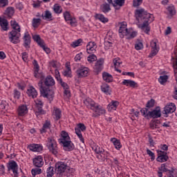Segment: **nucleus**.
I'll return each instance as SVG.
<instances>
[{
	"mask_svg": "<svg viewBox=\"0 0 177 177\" xmlns=\"http://www.w3.org/2000/svg\"><path fill=\"white\" fill-rule=\"evenodd\" d=\"M122 84L126 86H130V88H138V83L131 80H124Z\"/></svg>",
	"mask_w": 177,
	"mask_h": 177,
	"instance_id": "nucleus-24",
	"label": "nucleus"
},
{
	"mask_svg": "<svg viewBox=\"0 0 177 177\" xmlns=\"http://www.w3.org/2000/svg\"><path fill=\"white\" fill-rule=\"evenodd\" d=\"M102 92L105 93V95H111V90H110V86L107 84H103L101 86Z\"/></svg>",
	"mask_w": 177,
	"mask_h": 177,
	"instance_id": "nucleus-32",
	"label": "nucleus"
},
{
	"mask_svg": "<svg viewBox=\"0 0 177 177\" xmlns=\"http://www.w3.org/2000/svg\"><path fill=\"white\" fill-rule=\"evenodd\" d=\"M43 84H44L45 86H43ZM55 84V79H53L50 75L47 76L43 82H39L38 86L40 89V93L43 97H46L49 100H53L55 92H53V90L50 88L54 86Z\"/></svg>",
	"mask_w": 177,
	"mask_h": 177,
	"instance_id": "nucleus-2",
	"label": "nucleus"
},
{
	"mask_svg": "<svg viewBox=\"0 0 177 177\" xmlns=\"http://www.w3.org/2000/svg\"><path fill=\"white\" fill-rule=\"evenodd\" d=\"M59 84L64 88V90L70 88V87L68 86V84H67V83L63 82V80H61V82H59Z\"/></svg>",
	"mask_w": 177,
	"mask_h": 177,
	"instance_id": "nucleus-62",
	"label": "nucleus"
},
{
	"mask_svg": "<svg viewBox=\"0 0 177 177\" xmlns=\"http://www.w3.org/2000/svg\"><path fill=\"white\" fill-rule=\"evenodd\" d=\"M55 78L59 82L63 81V80H62V77H60V75L59 74V71H57V69L55 70Z\"/></svg>",
	"mask_w": 177,
	"mask_h": 177,
	"instance_id": "nucleus-63",
	"label": "nucleus"
},
{
	"mask_svg": "<svg viewBox=\"0 0 177 177\" xmlns=\"http://www.w3.org/2000/svg\"><path fill=\"white\" fill-rule=\"evenodd\" d=\"M61 145H62L65 151H73V150L75 149V146H74V143L71 142V140L65 141L64 142L61 143Z\"/></svg>",
	"mask_w": 177,
	"mask_h": 177,
	"instance_id": "nucleus-13",
	"label": "nucleus"
},
{
	"mask_svg": "<svg viewBox=\"0 0 177 177\" xmlns=\"http://www.w3.org/2000/svg\"><path fill=\"white\" fill-rule=\"evenodd\" d=\"M46 147L48 149L50 153L56 156L59 152V148L57 147V142L55 138L50 137L47 138Z\"/></svg>",
	"mask_w": 177,
	"mask_h": 177,
	"instance_id": "nucleus-5",
	"label": "nucleus"
},
{
	"mask_svg": "<svg viewBox=\"0 0 177 177\" xmlns=\"http://www.w3.org/2000/svg\"><path fill=\"white\" fill-rule=\"evenodd\" d=\"M5 15L8 17H12L13 15H15V8L13 7H8L5 11Z\"/></svg>",
	"mask_w": 177,
	"mask_h": 177,
	"instance_id": "nucleus-38",
	"label": "nucleus"
},
{
	"mask_svg": "<svg viewBox=\"0 0 177 177\" xmlns=\"http://www.w3.org/2000/svg\"><path fill=\"white\" fill-rule=\"evenodd\" d=\"M32 38H33L34 41H35V42H37V43H38L39 41L41 40V36H39V35H33Z\"/></svg>",
	"mask_w": 177,
	"mask_h": 177,
	"instance_id": "nucleus-64",
	"label": "nucleus"
},
{
	"mask_svg": "<svg viewBox=\"0 0 177 177\" xmlns=\"http://www.w3.org/2000/svg\"><path fill=\"white\" fill-rule=\"evenodd\" d=\"M84 104L87 109H90L94 111L95 113L93 114V117H97L98 115H102L106 113V110L102 108L99 104L96 103L90 97H87L84 100Z\"/></svg>",
	"mask_w": 177,
	"mask_h": 177,
	"instance_id": "nucleus-3",
	"label": "nucleus"
},
{
	"mask_svg": "<svg viewBox=\"0 0 177 177\" xmlns=\"http://www.w3.org/2000/svg\"><path fill=\"white\" fill-rule=\"evenodd\" d=\"M35 103L37 107L38 108V113H40V114H44V109H42V107H44V102H42L41 100H37Z\"/></svg>",
	"mask_w": 177,
	"mask_h": 177,
	"instance_id": "nucleus-37",
	"label": "nucleus"
},
{
	"mask_svg": "<svg viewBox=\"0 0 177 177\" xmlns=\"http://www.w3.org/2000/svg\"><path fill=\"white\" fill-rule=\"evenodd\" d=\"M104 64V59L100 58L95 63L93 66V71L95 74H99L103 70V65Z\"/></svg>",
	"mask_w": 177,
	"mask_h": 177,
	"instance_id": "nucleus-9",
	"label": "nucleus"
},
{
	"mask_svg": "<svg viewBox=\"0 0 177 177\" xmlns=\"http://www.w3.org/2000/svg\"><path fill=\"white\" fill-rule=\"evenodd\" d=\"M33 165L37 168H41L44 165V158L42 156H38L33 158Z\"/></svg>",
	"mask_w": 177,
	"mask_h": 177,
	"instance_id": "nucleus-21",
	"label": "nucleus"
},
{
	"mask_svg": "<svg viewBox=\"0 0 177 177\" xmlns=\"http://www.w3.org/2000/svg\"><path fill=\"white\" fill-rule=\"evenodd\" d=\"M136 19L138 28H140L145 34H149L150 32L149 24L154 21L153 15L141 8L136 10Z\"/></svg>",
	"mask_w": 177,
	"mask_h": 177,
	"instance_id": "nucleus-1",
	"label": "nucleus"
},
{
	"mask_svg": "<svg viewBox=\"0 0 177 177\" xmlns=\"http://www.w3.org/2000/svg\"><path fill=\"white\" fill-rule=\"evenodd\" d=\"M46 177H53L55 175V168L49 167L46 170Z\"/></svg>",
	"mask_w": 177,
	"mask_h": 177,
	"instance_id": "nucleus-44",
	"label": "nucleus"
},
{
	"mask_svg": "<svg viewBox=\"0 0 177 177\" xmlns=\"http://www.w3.org/2000/svg\"><path fill=\"white\" fill-rule=\"evenodd\" d=\"M140 112L142 113L143 117H145V118H149V117L150 116V111H149V109H147V108H143L140 110Z\"/></svg>",
	"mask_w": 177,
	"mask_h": 177,
	"instance_id": "nucleus-46",
	"label": "nucleus"
},
{
	"mask_svg": "<svg viewBox=\"0 0 177 177\" xmlns=\"http://www.w3.org/2000/svg\"><path fill=\"white\" fill-rule=\"evenodd\" d=\"M96 59H97L96 55L93 54L88 57L87 60L88 62H89V63H92V62H95Z\"/></svg>",
	"mask_w": 177,
	"mask_h": 177,
	"instance_id": "nucleus-58",
	"label": "nucleus"
},
{
	"mask_svg": "<svg viewBox=\"0 0 177 177\" xmlns=\"http://www.w3.org/2000/svg\"><path fill=\"white\" fill-rule=\"evenodd\" d=\"M156 152L158 153V158L156 160L158 162H165L168 161L169 158L168 157V155H167V152L159 149L156 150Z\"/></svg>",
	"mask_w": 177,
	"mask_h": 177,
	"instance_id": "nucleus-11",
	"label": "nucleus"
},
{
	"mask_svg": "<svg viewBox=\"0 0 177 177\" xmlns=\"http://www.w3.org/2000/svg\"><path fill=\"white\" fill-rule=\"evenodd\" d=\"M41 19L39 18H33L32 21V26L34 27V28H37V27H39V25L41 24Z\"/></svg>",
	"mask_w": 177,
	"mask_h": 177,
	"instance_id": "nucleus-41",
	"label": "nucleus"
},
{
	"mask_svg": "<svg viewBox=\"0 0 177 177\" xmlns=\"http://www.w3.org/2000/svg\"><path fill=\"white\" fill-rule=\"evenodd\" d=\"M41 17H42L43 20H52L53 17L52 16V12L49 10H46L44 14L41 15Z\"/></svg>",
	"mask_w": 177,
	"mask_h": 177,
	"instance_id": "nucleus-35",
	"label": "nucleus"
},
{
	"mask_svg": "<svg viewBox=\"0 0 177 177\" xmlns=\"http://www.w3.org/2000/svg\"><path fill=\"white\" fill-rule=\"evenodd\" d=\"M96 19L102 21V23H107L109 21V19L104 17V15L102 14H97L95 15Z\"/></svg>",
	"mask_w": 177,
	"mask_h": 177,
	"instance_id": "nucleus-40",
	"label": "nucleus"
},
{
	"mask_svg": "<svg viewBox=\"0 0 177 177\" xmlns=\"http://www.w3.org/2000/svg\"><path fill=\"white\" fill-rule=\"evenodd\" d=\"M154 103H156V101L153 99H151L147 102L146 107H147L148 109H151V107H154Z\"/></svg>",
	"mask_w": 177,
	"mask_h": 177,
	"instance_id": "nucleus-54",
	"label": "nucleus"
},
{
	"mask_svg": "<svg viewBox=\"0 0 177 177\" xmlns=\"http://www.w3.org/2000/svg\"><path fill=\"white\" fill-rule=\"evenodd\" d=\"M111 142L113 143V146H115V149H116V150H120V149L122 147V145H121V142H120V140L115 138H111Z\"/></svg>",
	"mask_w": 177,
	"mask_h": 177,
	"instance_id": "nucleus-31",
	"label": "nucleus"
},
{
	"mask_svg": "<svg viewBox=\"0 0 177 177\" xmlns=\"http://www.w3.org/2000/svg\"><path fill=\"white\" fill-rule=\"evenodd\" d=\"M102 78L104 81H106V82H113V75L107 72H104L102 73Z\"/></svg>",
	"mask_w": 177,
	"mask_h": 177,
	"instance_id": "nucleus-33",
	"label": "nucleus"
},
{
	"mask_svg": "<svg viewBox=\"0 0 177 177\" xmlns=\"http://www.w3.org/2000/svg\"><path fill=\"white\" fill-rule=\"evenodd\" d=\"M97 46L95 41H90L86 45V52L87 53L91 55L92 53H95L96 52V49Z\"/></svg>",
	"mask_w": 177,
	"mask_h": 177,
	"instance_id": "nucleus-16",
	"label": "nucleus"
},
{
	"mask_svg": "<svg viewBox=\"0 0 177 177\" xmlns=\"http://www.w3.org/2000/svg\"><path fill=\"white\" fill-rule=\"evenodd\" d=\"M20 95H21L20 91H17V89L14 90V97L15 99H17V100L20 99Z\"/></svg>",
	"mask_w": 177,
	"mask_h": 177,
	"instance_id": "nucleus-61",
	"label": "nucleus"
},
{
	"mask_svg": "<svg viewBox=\"0 0 177 177\" xmlns=\"http://www.w3.org/2000/svg\"><path fill=\"white\" fill-rule=\"evenodd\" d=\"M8 171H12L13 174H17V172L19 171V165H17V162L16 161H10L8 162Z\"/></svg>",
	"mask_w": 177,
	"mask_h": 177,
	"instance_id": "nucleus-18",
	"label": "nucleus"
},
{
	"mask_svg": "<svg viewBox=\"0 0 177 177\" xmlns=\"http://www.w3.org/2000/svg\"><path fill=\"white\" fill-rule=\"evenodd\" d=\"M0 26L3 31H8L9 30V22L8 19L0 17Z\"/></svg>",
	"mask_w": 177,
	"mask_h": 177,
	"instance_id": "nucleus-22",
	"label": "nucleus"
},
{
	"mask_svg": "<svg viewBox=\"0 0 177 177\" xmlns=\"http://www.w3.org/2000/svg\"><path fill=\"white\" fill-rule=\"evenodd\" d=\"M29 149L32 151H42L44 147L39 144H32L29 146Z\"/></svg>",
	"mask_w": 177,
	"mask_h": 177,
	"instance_id": "nucleus-26",
	"label": "nucleus"
},
{
	"mask_svg": "<svg viewBox=\"0 0 177 177\" xmlns=\"http://www.w3.org/2000/svg\"><path fill=\"white\" fill-rule=\"evenodd\" d=\"M122 62H121V59L119 57H116L113 59V64L115 66V71H118V73H121V70L117 68L118 67H120Z\"/></svg>",
	"mask_w": 177,
	"mask_h": 177,
	"instance_id": "nucleus-36",
	"label": "nucleus"
},
{
	"mask_svg": "<svg viewBox=\"0 0 177 177\" xmlns=\"http://www.w3.org/2000/svg\"><path fill=\"white\" fill-rule=\"evenodd\" d=\"M176 110V106H175V104L170 103L167 104L164 107V110L162 111V114H165V115H168V114H172V113L175 112Z\"/></svg>",
	"mask_w": 177,
	"mask_h": 177,
	"instance_id": "nucleus-12",
	"label": "nucleus"
},
{
	"mask_svg": "<svg viewBox=\"0 0 177 177\" xmlns=\"http://www.w3.org/2000/svg\"><path fill=\"white\" fill-rule=\"evenodd\" d=\"M129 30L127 28V23L122 22L120 24L119 28V35L121 38H124L126 35H129Z\"/></svg>",
	"mask_w": 177,
	"mask_h": 177,
	"instance_id": "nucleus-10",
	"label": "nucleus"
},
{
	"mask_svg": "<svg viewBox=\"0 0 177 177\" xmlns=\"http://www.w3.org/2000/svg\"><path fill=\"white\" fill-rule=\"evenodd\" d=\"M82 42V39H79L75 41H73L71 44L72 48H77V46H80L81 45V43Z\"/></svg>",
	"mask_w": 177,
	"mask_h": 177,
	"instance_id": "nucleus-53",
	"label": "nucleus"
},
{
	"mask_svg": "<svg viewBox=\"0 0 177 177\" xmlns=\"http://www.w3.org/2000/svg\"><path fill=\"white\" fill-rule=\"evenodd\" d=\"M94 151L97 154H100L101 157H102V154L104 156V158H106V157H107V151H105L103 149V148H100V147H95V149H94Z\"/></svg>",
	"mask_w": 177,
	"mask_h": 177,
	"instance_id": "nucleus-34",
	"label": "nucleus"
},
{
	"mask_svg": "<svg viewBox=\"0 0 177 177\" xmlns=\"http://www.w3.org/2000/svg\"><path fill=\"white\" fill-rule=\"evenodd\" d=\"M120 105V102L118 101H111V103L108 105V110L109 111H113L117 110V107Z\"/></svg>",
	"mask_w": 177,
	"mask_h": 177,
	"instance_id": "nucleus-27",
	"label": "nucleus"
},
{
	"mask_svg": "<svg viewBox=\"0 0 177 177\" xmlns=\"http://www.w3.org/2000/svg\"><path fill=\"white\" fill-rule=\"evenodd\" d=\"M124 3H125V0H114L113 1V6L115 8V6H124Z\"/></svg>",
	"mask_w": 177,
	"mask_h": 177,
	"instance_id": "nucleus-45",
	"label": "nucleus"
},
{
	"mask_svg": "<svg viewBox=\"0 0 177 177\" xmlns=\"http://www.w3.org/2000/svg\"><path fill=\"white\" fill-rule=\"evenodd\" d=\"M147 154L151 157V160H156V155L150 149H147Z\"/></svg>",
	"mask_w": 177,
	"mask_h": 177,
	"instance_id": "nucleus-55",
	"label": "nucleus"
},
{
	"mask_svg": "<svg viewBox=\"0 0 177 177\" xmlns=\"http://www.w3.org/2000/svg\"><path fill=\"white\" fill-rule=\"evenodd\" d=\"M32 176H35V175H40V174H42V170L39 168L32 169Z\"/></svg>",
	"mask_w": 177,
	"mask_h": 177,
	"instance_id": "nucleus-50",
	"label": "nucleus"
},
{
	"mask_svg": "<svg viewBox=\"0 0 177 177\" xmlns=\"http://www.w3.org/2000/svg\"><path fill=\"white\" fill-rule=\"evenodd\" d=\"M26 93L29 97H32V99H35V97L38 96V91H37V89H35L32 86H30L27 89Z\"/></svg>",
	"mask_w": 177,
	"mask_h": 177,
	"instance_id": "nucleus-20",
	"label": "nucleus"
},
{
	"mask_svg": "<svg viewBox=\"0 0 177 177\" xmlns=\"http://www.w3.org/2000/svg\"><path fill=\"white\" fill-rule=\"evenodd\" d=\"M143 0H133V6H134V8H137V6H140Z\"/></svg>",
	"mask_w": 177,
	"mask_h": 177,
	"instance_id": "nucleus-57",
	"label": "nucleus"
},
{
	"mask_svg": "<svg viewBox=\"0 0 177 177\" xmlns=\"http://www.w3.org/2000/svg\"><path fill=\"white\" fill-rule=\"evenodd\" d=\"M77 129L78 131H82V132H84V131H86V127H85V124H82V123H80L77 124V127L75 129Z\"/></svg>",
	"mask_w": 177,
	"mask_h": 177,
	"instance_id": "nucleus-52",
	"label": "nucleus"
},
{
	"mask_svg": "<svg viewBox=\"0 0 177 177\" xmlns=\"http://www.w3.org/2000/svg\"><path fill=\"white\" fill-rule=\"evenodd\" d=\"M79 78H83L84 77H88L89 75V68L84 66H81L76 71Z\"/></svg>",
	"mask_w": 177,
	"mask_h": 177,
	"instance_id": "nucleus-8",
	"label": "nucleus"
},
{
	"mask_svg": "<svg viewBox=\"0 0 177 177\" xmlns=\"http://www.w3.org/2000/svg\"><path fill=\"white\" fill-rule=\"evenodd\" d=\"M53 115L57 121L60 120V118H62V111H60L59 109H55Z\"/></svg>",
	"mask_w": 177,
	"mask_h": 177,
	"instance_id": "nucleus-39",
	"label": "nucleus"
},
{
	"mask_svg": "<svg viewBox=\"0 0 177 177\" xmlns=\"http://www.w3.org/2000/svg\"><path fill=\"white\" fill-rule=\"evenodd\" d=\"M151 56H156L157 53H158V48L157 47V42L154 41H151Z\"/></svg>",
	"mask_w": 177,
	"mask_h": 177,
	"instance_id": "nucleus-25",
	"label": "nucleus"
},
{
	"mask_svg": "<svg viewBox=\"0 0 177 177\" xmlns=\"http://www.w3.org/2000/svg\"><path fill=\"white\" fill-rule=\"evenodd\" d=\"M64 17L65 19V21L68 24H70L72 26V27H75L77 26V19L75 17H71V14H70V12L66 11L64 12Z\"/></svg>",
	"mask_w": 177,
	"mask_h": 177,
	"instance_id": "nucleus-7",
	"label": "nucleus"
},
{
	"mask_svg": "<svg viewBox=\"0 0 177 177\" xmlns=\"http://www.w3.org/2000/svg\"><path fill=\"white\" fill-rule=\"evenodd\" d=\"M23 39H24V46L26 49L30 48V45H31V36L30 35V33H28V32H26L24 33Z\"/></svg>",
	"mask_w": 177,
	"mask_h": 177,
	"instance_id": "nucleus-17",
	"label": "nucleus"
},
{
	"mask_svg": "<svg viewBox=\"0 0 177 177\" xmlns=\"http://www.w3.org/2000/svg\"><path fill=\"white\" fill-rule=\"evenodd\" d=\"M9 5L8 0H0V8H5V6H8Z\"/></svg>",
	"mask_w": 177,
	"mask_h": 177,
	"instance_id": "nucleus-56",
	"label": "nucleus"
},
{
	"mask_svg": "<svg viewBox=\"0 0 177 177\" xmlns=\"http://www.w3.org/2000/svg\"><path fill=\"white\" fill-rule=\"evenodd\" d=\"M55 169L57 172V174L62 175V174H64L65 171L70 172L71 169L70 167L67 165V163L64 162H58L55 165Z\"/></svg>",
	"mask_w": 177,
	"mask_h": 177,
	"instance_id": "nucleus-6",
	"label": "nucleus"
},
{
	"mask_svg": "<svg viewBox=\"0 0 177 177\" xmlns=\"http://www.w3.org/2000/svg\"><path fill=\"white\" fill-rule=\"evenodd\" d=\"M10 26L12 28V30L8 33L9 39L12 44H19L20 42L19 38L21 37L20 26L16 20H11Z\"/></svg>",
	"mask_w": 177,
	"mask_h": 177,
	"instance_id": "nucleus-4",
	"label": "nucleus"
},
{
	"mask_svg": "<svg viewBox=\"0 0 177 177\" xmlns=\"http://www.w3.org/2000/svg\"><path fill=\"white\" fill-rule=\"evenodd\" d=\"M28 113V108H27V105H20L17 109V114L18 117H24L26 114Z\"/></svg>",
	"mask_w": 177,
	"mask_h": 177,
	"instance_id": "nucleus-15",
	"label": "nucleus"
},
{
	"mask_svg": "<svg viewBox=\"0 0 177 177\" xmlns=\"http://www.w3.org/2000/svg\"><path fill=\"white\" fill-rule=\"evenodd\" d=\"M53 10H54L55 13H57V15H60V13H62V12H63L62 7L60 6H59V4L54 5Z\"/></svg>",
	"mask_w": 177,
	"mask_h": 177,
	"instance_id": "nucleus-47",
	"label": "nucleus"
},
{
	"mask_svg": "<svg viewBox=\"0 0 177 177\" xmlns=\"http://www.w3.org/2000/svg\"><path fill=\"white\" fill-rule=\"evenodd\" d=\"M68 140H71L70 136H68V133L64 131L61 132V137L59 139V142L61 145L62 143H64V142H67Z\"/></svg>",
	"mask_w": 177,
	"mask_h": 177,
	"instance_id": "nucleus-23",
	"label": "nucleus"
},
{
	"mask_svg": "<svg viewBox=\"0 0 177 177\" xmlns=\"http://www.w3.org/2000/svg\"><path fill=\"white\" fill-rule=\"evenodd\" d=\"M159 171H162V172H169L170 174V176L174 175L176 171L175 169H171V170H169L167 169L165 167V164H162L161 167L158 168Z\"/></svg>",
	"mask_w": 177,
	"mask_h": 177,
	"instance_id": "nucleus-29",
	"label": "nucleus"
},
{
	"mask_svg": "<svg viewBox=\"0 0 177 177\" xmlns=\"http://www.w3.org/2000/svg\"><path fill=\"white\" fill-rule=\"evenodd\" d=\"M32 64L34 66V77L38 79L42 78V74L39 73V65L38 64V62L36 59H34L32 62Z\"/></svg>",
	"mask_w": 177,
	"mask_h": 177,
	"instance_id": "nucleus-14",
	"label": "nucleus"
},
{
	"mask_svg": "<svg viewBox=\"0 0 177 177\" xmlns=\"http://www.w3.org/2000/svg\"><path fill=\"white\" fill-rule=\"evenodd\" d=\"M129 32H130L128 35H126L127 39H132L133 38H135L136 35H138V32L136 31H132V30L129 29Z\"/></svg>",
	"mask_w": 177,
	"mask_h": 177,
	"instance_id": "nucleus-43",
	"label": "nucleus"
},
{
	"mask_svg": "<svg viewBox=\"0 0 177 177\" xmlns=\"http://www.w3.org/2000/svg\"><path fill=\"white\" fill-rule=\"evenodd\" d=\"M62 74L64 77H67L68 78H71V77H73V75H71V68H68V70L64 71Z\"/></svg>",
	"mask_w": 177,
	"mask_h": 177,
	"instance_id": "nucleus-51",
	"label": "nucleus"
},
{
	"mask_svg": "<svg viewBox=\"0 0 177 177\" xmlns=\"http://www.w3.org/2000/svg\"><path fill=\"white\" fill-rule=\"evenodd\" d=\"M101 9L104 13H108V12H110L111 10V8H110V4L109 3H104L101 6Z\"/></svg>",
	"mask_w": 177,
	"mask_h": 177,
	"instance_id": "nucleus-42",
	"label": "nucleus"
},
{
	"mask_svg": "<svg viewBox=\"0 0 177 177\" xmlns=\"http://www.w3.org/2000/svg\"><path fill=\"white\" fill-rule=\"evenodd\" d=\"M50 127H52V125L50 124V121L46 120V122L43 124L42 128L40 129V133H46V131H48V129H50Z\"/></svg>",
	"mask_w": 177,
	"mask_h": 177,
	"instance_id": "nucleus-28",
	"label": "nucleus"
},
{
	"mask_svg": "<svg viewBox=\"0 0 177 177\" xmlns=\"http://www.w3.org/2000/svg\"><path fill=\"white\" fill-rule=\"evenodd\" d=\"M167 81H168V75L160 76L158 79V82H160V84H161V85H164V84H165Z\"/></svg>",
	"mask_w": 177,
	"mask_h": 177,
	"instance_id": "nucleus-48",
	"label": "nucleus"
},
{
	"mask_svg": "<svg viewBox=\"0 0 177 177\" xmlns=\"http://www.w3.org/2000/svg\"><path fill=\"white\" fill-rule=\"evenodd\" d=\"M135 49H136V50H140L141 49H143V44H142V42L136 44Z\"/></svg>",
	"mask_w": 177,
	"mask_h": 177,
	"instance_id": "nucleus-59",
	"label": "nucleus"
},
{
	"mask_svg": "<svg viewBox=\"0 0 177 177\" xmlns=\"http://www.w3.org/2000/svg\"><path fill=\"white\" fill-rule=\"evenodd\" d=\"M21 56L24 62H28V54L26 52L22 53Z\"/></svg>",
	"mask_w": 177,
	"mask_h": 177,
	"instance_id": "nucleus-60",
	"label": "nucleus"
},
{
	"mask_svg": "<svg viewBox=\"0 0 177 177\" xmlns=\"http://www.w3.org/2000/svg\"><path fill=\"white\" fill-rule=\"evenodd\" d=\"M169 16L172 17V16H175L176 15V9L175 8V6L173 4H170L169 6L166 8Z\"/></svg>",
	"mask_w": 177,
	"mask_h": 177,
	"instance_id": "nucleus-30",
	"label": "nucleus"
},
{
	"mask_svg": "<svg viewBox=\"0 0 177 177\" xmlns=\"http://www.w3.org/2000/svg\"><path fill=\"white\" fill-rule=\"evenodd\" d=\"M160 117H161V109L160 106H157L152 111H149L150 118H160Z\"/></svg>",
	"mask_w": 177,
	"mask_h": 177,
	"instance_id": "nucleus-19",
	"label": "nucleus"
},
{
	"mask_svg": "<svg viewBox=\"0 0 177 177\" xmlns=\"http://www.w3.org/2000/svg\"><path fill=\"white\" fill-rule=\"evenodd\" d=\"M75 133H76V135H77L80 140L82 143H85V140L84 139V137L82 136V133H81V131L78 130V129H75Z\"/></svg>",
	"mask_w": 177,
	"mask_h": 177,
	"instance_id": "nucleus-49",
	"label": "nucleus"
}]
</instances>
